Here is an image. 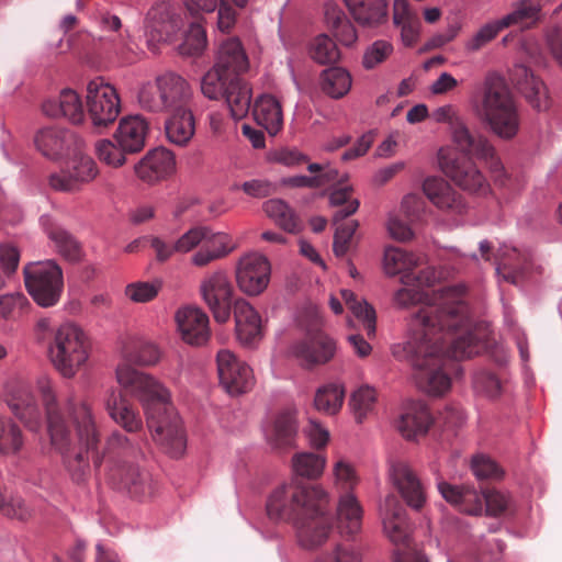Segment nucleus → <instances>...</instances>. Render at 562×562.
Here are the masks:
<instances>
[{"instance_id":"62","label":"nucleus","mask_w":562,"mask_h":562,"mask_svg":"<svg viewBox=\"0 0 562 562\" xmlns=\"http://www.w3.org/2000/svg\"><path fill=\"white\" fill-rule=\"evenodd\" d=\"M438 279L437 271L432 267H427L418 273L407 272L401 277V282L407 286H416L419 290L430 288Z\"/></svg>"},{"instance_id":"45","label":"nucleus","mask_w":562,"mask_h":562,"mask_svg":"<svg viewBox=\"0 0 562 562\" xmlns=\"http://www.w3.org/2000/svg\"><path fill=\"white\" fill-rule=\"evenodd\" d=\"M263 212L268 217L288 233H296L300 229V221L294 211L282 200L271 199L263 203Z\"/></svg>"},{"instance_id":"34","label":"nucleus","mask_w":562,"mask_h":562,"mask_svg":"<svg viewBox=\"0 0 562 562\" xmlns=\"http://www.w3.org/2000/svg\"><path fill=\"white\" fill-rule=\"evenodd\" d=\"M252 115L258 125L270 135H277L283 125V114L280 102L272 95H261L254 104Z\"/></svg>"},{"instance_id":"1","label":"nucleus","mask_w":562,"mask_h":562,"mask_svg":"<svg viewBox=\"0 0 562 562\" xmlns=\"http://www.w3.org/2000/svg\"><path fill=\"white\" fill-rule=\"evenodd\" d=\"M395 303L408 307L423 304L412 315L411 337L404 351L415 372L417 386L431 395H441L451 386L456 360L479 355L485 344L471 327L467 290L462 284L446 285L429 293L404 285L394 295Z\"/></svg>"},{"instance_id":"56","label":"nucleus","mask_w":562,"mask_h":562,"mask_svg":"<svg viewBox=\"0 0 562 562\" xmlns=\"http://www.w3.org/2000/svg\"><path fill=\"white\" fill-rule=\"evenodd\" d=\"M22 443L19 427L0 416V451L3 453L16 452Z\"/></svg>"},{"instance_id":"58","label":"nucleus","mask_w":562,"mask_h":562,"mask_svg":"<svg viewBox=\"0 0 562 562\" xmlns=\"http://www.w3.org/2000/svg\"><path fill=\"white\" fill-rule=\"evenodd\" d=\"M393 52V46L390 42L379 40L371 44L363 55V66L367 69H372L379 64L383 63Z\"/></svg>"},{"instance_id":"17","label":"nucleus","mask_w":562,"mask_h":562,"mask_svg":"<svg viewBox=\"0 0 562 562\" xmlns=\"http://www.w3.org/2000/svg\"><path fill=\"white\" fill-rule=\"evenodd\" d=\"M216 361L220 382L227 393L239 395L251 390L255 383L251 369L232 351L220 350Z\"/></svg>"},{"instance_id":"38","label":"nucleus","mask_w":562,"mask_h":562,"mask_svg":"<svg viewBox=\"0 0 562 562\" xmlns=\"http://www.w3.org/2000/svg\"><path fill=\"white\" fill-rule=\"evenodd\" d=\"M312 176H292L283 178L281 183L290 188L318 189L338 180V171L329 166L308 164Z\"/></svg>"},{"instance_id":"13","label":"nucleus","mask_w":562,"mask_h":562,"mask_svg":"<svg viewBox=\"0 0 562 562\" xmlns=\"http://www.w3.org/2000/svg\"><path fill=\"white\" fill-rule=\"evenodd\" d=\"M460 151L462 155L460 157L453 158L447 157L443 155L442 150L440 151L439 162L442 171L463 190L473 193L485 194L488 191V184L483 175L471 160V157L477 158V156L468 154L463 150ZM479 159L485 160V158L481 157H479ZM486 161H491V167L495 170L501 167L499 160L495 157L494 149L493 156L486 158Z\"/></svg>"},{"instance_id":"60","label":"nucleus","mask_w":562,"mask_h":562,"mask_svg":"<svg viewBox=\"0 0 562 562\" xmlns=\"http://www.w3.org/2000/svg\"><path fill=\"white\" fill-rule=\"evenodd\" d=\"M474 475L480 480H498L503 476V470L488 457L476 456L471 464Z\"/></svg>"},{"instance_id":"2","label":"nucleus","mask_w":562,"mask_h":562,"mask_svg":"<svg viewBox=\"0 0 562 562\" xmlns=\"http://www.w3.org/2000/svg\"><path fill=\"white\" fill-rule=\"evenodd\" d=\"M47 415V427L52 446L63 456L72 481L83 482L90 472L88 452H94L95 467L106 462V479L117 490L126 491L132 497L146 498L153 494L150 475L133 462L139 448L133 439L115 430L105 440L102 454L99 453L100 432L94 420L90 403L83 398H71L68 403L69 415L76 429L75 443L68 423L61 414L52 380L42 376L37 381Z\"/></svg>"},{"instance_id":"4","label":"nucleus","mask_w":562,"mask_h":562,"mask_svg":"<svg viewBox=\"0 0 562 562\" xmlns=\"http://www.w3.org/2000/svg\"><path fill=\"white\" fill-rule=\"evenodd\" d=\"M116 380L127 394L142 403L155 442L171 458L181 457L187 447V437L170 402L169 391L154 376L126 362L117 366Z\"/></svg>"},{"instance_id":"8","label":"nucleus","mask_w":562,"mask_h":562,"mask_svg":"<svg viewBox=\"0 0 562 562\" xmlns=\"http://www.w3.org/2000/svg\"><path fill=\"white\" fill-rule=\"evenodd\" d=\"M48 357L64 378L75 376L89 359V341L85 331L72 323L61 324L52 330Z\"/></svg>"},{"instance_id":"43","label":"nucleus","mask_w":562,"mask_h":562,"mask_svg":"<svg viewBox=\"0 0 562 562\" xmlns=\"http://www.w3.org/2000/svg\"><path fill=\"white\" fill-rule=\"evenodd\" d=\"M13 414L31 429H36L41 420V412L34 396L27 391H21L9 403Z\"/></svg>"},{"instance_id":"9","label":"nucleus","mask_w":562,"mask_h":562,"mask_svg":"<svg viewBox=\"0 0 562 562\" xmlns=\"http://www.w3.org/2000/svg\"><path fill=\"white\" fill-rule=\"evenodd\" d=\"M383 531L395 544V562H428L427 558L411 546V525L406 509L396 495L390 494L380 506Z\"/></svg>"},{"instance_id":"40","label":"nucleus","mask_w":562,"mask_h":562,"mask_svg":"<svg viewBox=\"0 0 562 562\" xmlns=\"http://www.w3.org/2000/svg\"><path fill=\"white\" fill-rule=\"evenodd\" d=\"M542 5L543 3L539 0H520L514 5L512 12L501 19L502 25L506 29L514 25L530 27L540 20Z\"/></svg>"},{"instance_id":"33","label":"nucleus","mask_w":562,"mask_h":562,"mask_svg":"<svg viewBox=\"0 0 562 562\" xmlns=\"http://www.w3.org/2000/svg\"><path fill=\"white\" fill-rule=\"evenodd\" d=\"M424 193L439 209L462 212L461 196L441 178H427L423 183Z\"/></svg>"},{"instance_id":"35","label":"nucleus","mask_w":562,"mask_h":562,"mask_svg":"<svg viewBox=\"0 0 562 562\" xmlns=\"http://www.w3.org/2000/svg\"><path fill=\"white\" fill-rule=\"evenodd\" d=\"M168 113L170 116L165 123L168 140L177 146H186L193 137L195 131L192 108Z\"/></svg>"},{"instance_id":"54","label":"nucleus","mask_w":562,"mask_h":562,"mask_svg":"<svg viewBox=\"0 0 562 562\" xmlns=\"http://www.w3.org/2000/svg\"><path fill=\"white\" fill-rule=\"evenodd\" d=\"M206 33L199 24H192L179 45V54L187 57H198L206 48Z\"/></svg>"},{"instance_id":"47","label":"nucleus","mask_w":562,"mask_h":562,"mask_svg":"<svg viewBox=\"0 0 562 562\" xmlns=\"http://www.w3.org/2000/svg\"><path fill=\"white\" fill-rule=\"evenodd\" d=\"M351 193L352 189L347 184H341L331 191L329 202L337 209L333 215L334 224L338 225L359 209L360 202L358 199H353Z\"/></svg>"},{"instance_id":"11","label":"nucleus","mask_w":562,"mask_h":562,"mask_svg":"<svg viewBox=\"0 0 562 562\" xmlns=\"http://www.w3.org/2000/svg\"><path fill=\"white\" fill-rule=\"evenodd\" d=\"M24 282L29 294L42 307L58 303L63 290L61 268L54 260L30 262L23 268Z\"/></svg>"},{"instance_id":"55","label":"nucleus","mask_w":562,"mask_h":562,"mask_svg":"<svg viewBox=\"0 0 562 562\" xmlns=\"http://www.w3.org/2000/svg\"><path fill=\"white\" fill-rule=\"evenodd\" d=\"M95 154L103 164L119 168L126 162V155L130 153L123 150L115 140L101 139L95 143Z\"/></svg>"},{"instance_id":"39","label":"nucleus","mask_w":562,"mask_h":562,"mask_svg":"<svg viewBox=\"0 0 562 562\" xmlns=\"http://www.w3.org/2000/svg\"><path fill=\"white\" fill-rule=\"evenodd\" d=\"M393 22L401 27V36L404 45L413 46L418 38L420 21L417 13L412 10L407 0H394Z\"/></svg>"},{"instance_id":"51","label":"nucleus","mask_w":562,"mask_h":562,"mask_svg":"<svg viewBox=\"0 0 562 562\" xmlns=\"http://www.w3.org/2000/svg\"><path fill=\"white\" fill-rule=\"evenodd\" d=\"M310 57L321 64H335L340 58V52L336 43L326 34H319L310 44Z\"/></svg>"},{"instance_id":"61","label":"nucleus","mask_w":562,"mask_h":562,"mask_svg":"<svg viewBox=\"0 0 562 562\" xmlns=\"http://www.w3.org/2000/svg\"><path fill=\"white\" fill-rule=\"evenodd\" d=\"M473 384L477 392L484 393L490 397H496L501 394V381L490 371L476 372L473 378Z\"/></svg>"},{"instance_id":"18","label":"nucleus","mask_w":562,"mask_h":562,"mask_svg":"<svg viewBox=\"0 0 562 562\" xmlns=\"http://www.w3.org/2000/svg\"><path fill=\"white\" fill-rule=\"evenodd\" d=\"M271 266L267 257L252 252L241 257L236 268L239 289L248 295L263 292L270 281Z\"/></svg>"},{"instance_id":"15","label":"nucleus","mask_w":562,"mask_h":562,"mask_svg":"<svg viewBox=\"0 0 562 562\" xmlns=\"http://www.w3.org/2000/svg\"><path fill=\"white\" fill-rule=\"evenodd\" d=\"M432 117L437 122L450 125L453 143L459 150L485 159L493 156V146L488 139L482 135L471 134L463 121L458 116L454 106L450 104L440 106L434 111Z\"/></svg>"},{"instance_id":"14","label":"nucleus","mask_w":562,"mask_h":562,"mask_svg":"<svg viewBox=\"0 0 562 562\" xmlns=\"http://www.w3.org/2000/svg\"><path fill=\"white\" fill-rule=\"evenodd\" d=\"M203 301L218 323H226L234 304V288L227 271L217 269L207 273L200 284Z\"/></svg>"},{"instance_id":"31","label":"nucleus","mask_w":562,"mask_h":562,"mask_svg":"<svg viewBox=\"0 0 562 562\" xmlns=\"http://www.w3.org/2000/svg\"><path fill=\"white\" fill-rule=\"evenodd\" d=\"M363 509L357 497L347 492L339 498L337 505V526L341 535L353 536L362 526Z\"/></svg>"},{"instance_id":"46","label":"nucleus","mask_w":562,"mask_h":562,"mask_svg":"<svg viewBox=\"0 0 562 562\" xmlns=\"http://www.w3.org/2000/svg\"><path fill=\"white\" fill-rule=\"evenodd\" d=\"M100 25L103 30L115 33V37L113 41L115 42V52L120 55L126 63H133L134 56L133 47L131 42L128 41V35L124 36L121 33L122 22L121 19L112 14L108 11L101 12L99 16Z\"/></svg>"},{"instance_id":"5","label":"nucleus","mask_w":562,"mask_h":562,"mask_svg":"<svg viewBox=\"0 0 562 562\" xmlns=\"http://www.w3.org/2000/svg\"><path fill=\"white\" fill-rule=\"evenodd\" d=\"M249 61L240 41L227 38L220 45L214 66L201 79V91L210 100L224 99L231 115L241 120L251 103V87L241 78Z\"/></svg>"},{"instance_id":"26","label":"nucleus","mask_w":562,"mask_h":562,"mask_svg":"<svg viewBox=\"0 0 562 562\" xmlns=\"http://www.w3.org/2000/svg\"><path fill=\"white\" fill-rule=\"evenodd\" d=\"M232 310L238 340L246 346L256 344L262 337L261 318L244 299L234 302Z\"/></svg>"},{"instance_id":"50","label":"nucleus","mask_w":562,"mask_h":562,"mask_svg":"<svg viewBox=\"0 0 562 562\" xmlns=\"http://www.w3.org/2000/svg\"><path fill=\"white\" fill-rule=\"evenodd\" d=\"M345 390L341 385L328 384L316 392L314 398L315 408L327 415H334L342 406Z\"/></svg>"},{"instance_id":"20","label":"nucleus","mask_w":562,"mask_h":562,"mask_svg":"<svg viewBox=\"0 0 562 562\" xmlns=\"http://www.w3.org/2000/svg\"><path fill=\"white\" fill-rule=\"evenodd\" d=\"M389 473L392 484L406 504L414 509H420L426 502L425 488L409 464L402 460L393 461Z\"/></svg>"},{"instance_id":"21","label":"nucleus","mask_w":562,"mask_h":562,"mask_svg":"<svg viewBox=\"0 0 562 562\" xmlns=\"http://www.w3.org/2000/svg\"><path fill=\"white\" fill-rule=\"evenodd\" d=\"M176 322L180 335L189 345L202 346L211 335L209 316L204 311L195 306H186L176 314Z\"/></svg>"},{"instance_id":"63","label":"nucleus","mask_w":562,"mask_h":562,"mask_svg":"<svg viewBox=\"0 0 562 562\" xmlns=\"http://www.w3.org/2000/svg\"><path fill=\"white\" fill-rule=\"evenodd\" d=\"M334 475L336 485L346 493L350 492L358 483V476L351 464L344 460H339L334 465Z\"/></svg>"},{"instance_id":"36","label":"nucleus","mask_w":562,"mask_h":562,"mask_svg":"<svg viewBox=\"0 0 562 562\" xmlns=\"http://www.w3.org/2000/svg\"><path fill=\"white\" fill-rule=\"evenodd\" d=\"M297 435L295 413L284 411L277 415L267 432L269 443L276 449H286L294 445Z\"/></svg>"},{"instance_id":"32","label":"nucleus","mask_w":562,"mask_h":562,"mask_svg":"<svg viewBox=\"0 0 562 562\" xmlns=\"http://www.w3.org/2000/svg\"><path fill=\"white\" fill-rule=\"evenodd\" d=\"M494 256L497 273L504 280L516 284L528 267V257L508 246L499 247Z\"/></svg>"},{"instance_id":"3","label":"nucleus","mask_w":562,"mask_h":562,"mask_svg":"<svg viewBox=\"0 0 562 562\" xmlns=\"http://www.w3.org/2000/svg\"><path fill=\"white\" fill-rule=\"evenodd\" d=\"M266 509L271 520L291 522L305 549L321 546L329 536L328 495L318 485L282 484L269 495Z\"/></svg>"},{"instance_id":"27","label":"nucleus","mask_w":562,"mask_h":562,"mask_svg":"<svg viewBox=\"0 0 562 562\" xmlns=\"http://www.w3.org/2000/svg\"><path fill=\"white\" fill-rule=\"evenodd\" d=\"M148 123L140 115H131L120 121L114 140L123 150L135 154L145 147Z\"/></svg>"},{"instance_id":"10","label":"nucleus","mask_w":562,"mask_h":562,"mask_svg":"<svg viewBox=\"0 0 562 562\" xmlns=\"http://www.w3.org/2000/svg\"><path fill=\"white\" fill-rule=\"evenodd\" d=\"M202 246L191 257V263L198 268H203L210 263L227 257L235 245L226 233H212L206 226H194L186 232L175 243L176 251L187 254L199 245Z\"/></svg>"},{"instance_id":"28","label":"nucleus","mask_w":562,"mask_h":562,"mask_svg":"<svg viewBox=\"0 0 562 562\" xmlns=\"http://www.w3.org/2000/svg\"><path fill=\"white\" fill-rule=\"evenodd\" d=\"M105 409L110 417L125 431L137 434L143 429L138 411L127 401L122 392L112 391L106 398Z\"/></svg>"},{"instance_id":"29","label":"nucleus","mask_w":562,"mask_h":562,"mask_svg":"<svg viewBox=\"0 0 562 562\" xmlns=\"http://www.w3.org/2000/svg\"><path fill=\"white\" fill-rule=\"evenodd\" d=\"M432 423L428 407L422 402H411L397 422V429L406 439L425 435Z\"/></svg>"},{"instance_id":"19","label":"nucleus","mask_w":562,"mask_h":562,"mask_svg":"<svg viewBox=\"0 0 562 562\" xmlns=\"http://www.w3.org/2000/svg\"><path fill=\"white\" fill-rule=\"evenodd\" d=\"M98 175V166L90 156L76 155L66 169L49 177V184L58 191L75 192Z\"/></svg>"},{"instance_id":"37","label":"nucleus","mask_w":562,"mask_h":562,"mask_svg":"<svg viewBox=\"0 0 562 562\" xmlns=\"http://www.w3.org/2000/svg\"><path fill=\"white\" fill-rule=\"evenodd\" d=\"M353 19L361 25L375 26L387 16L385 0H344Z\"/></svg>"},{"instance_id":"44","label":"nucleus","mask_w":562,"mask_h":562,"mask_svg":"<svg viewBox=\"0 0 562 562\" xmlns=\"http://www.w3.org/2000/svg\"><path fill=\"white\" fill-rule=\"evenodd\" d=\"M46 233L60 256L68 261L80 260L82 256L81 245L72 234L59 225H50L46 228Z\"/></svg>"},{"instance_id":"57","label":"nucleus","mask_w":562,"mask_h":562,"mask_svg":"<svg viewBox=\"0 0 562 562\" xmlns=\"http://www.w3.org/2000/svg\"><path fill=\"white\" fill-rule=\"evenodd\" d=\"M357 228L358 222L353 220L337 226L333 245V250L337 257H344L348 252L350 240Z\"/></svg>"},{"instance_id":"53","label":"nucleus","mask_w":562,"mask_h":562,"mask_svg":"<svg viewBox=\"0 0 562 562\" xmlns=\"http://www.w3.org/2000/svg\"><path fill=\"white\" fill-rule=\"evenodd\" d=\"M294 472L303 477L316 479L322 475L326 460L319 454L312 452H302L293 457Z\"/></svg>"},{"instance_id":"6","label":"nucleus","mask_w":562,"mask_h":562,"mask_svg":"<svg viewBox=\"0 0 562 562\" xmlns=\"http://www.w3.org/2000/svg\"><path fill=\"white\" fill-rule=\"evenodd\" d=\"M476 113L502 139H512L519 131L520 115L516 100L498 75L486 76Z\"/></svg>"},{"instance_id":"25","label":"nucleus","mask_w":562,"mask_h":562,"mask_svg":"<svg viewBox=\"0 0 562 562\" xmlns=\"http://www.w3.org/2000/svg\"><path fill=\"white\" fill-rule=\"evenodd\" d=\"M35 146L48 159H59L72 148H77L75 134L66 128L48 127L37 132Z\"/></svg>"},{"instance_id":"49","label":"nucleus","mask_w":562,"mask_h":562,"mask_svg":"<svg viewBox=\"0 0 562 562\" xmlns=\"http://www.w3.org/2000/svg\"><path fill=\"white\" fill-rule=\"evenodd\" d=\"M419 257L397 247H389L384 252V269L389 276L406 272L419 265Z\"/></svg>"},{"instance_id":"30","label":"nucleus","mask_w":562,"mask_h":562,"mask_svg":"<svg viewBox=\"0 0 562 562\" xmlns=\"http://www.w3.org/2000/svg\"><path fill=\"white\" fill-rule=\"evenodd\" d=\"M43 112L50 117H66L74 124L83 122L85 112L78 93L71 89H64L57 99L43 103Z\"/></svg>"},{"instance_id":"48","label":"nucleus","mask_w":562,"mask_h":562,"mask_svg":"<svg viewBox=\"0 0 562 562\" xmlns=\"http://www.w3.org/2000/svg\"><path fill=\"white\" fill-rule=\"evenodd\" d=\"M321 86L327 95L339 99L350 90L351 78L342 68H328L322 72Z\"/></svg>"},{"instance_id":"41","label":"nucleus","mask_w":562,"mask_h":562,"mask_svg":"<svg viewBox=\"0 0 562 562\" xmlns=\"http://www.w3.org/2000/svg\"><path fill=\"white\" fill-rule=\"evenodd\" d=\"M341 297L352 315L362 324L369 338L375 336L376 315L374 308L364 300H359L356 294L347 289L341 290Z\"/></svg>"},{"instance_id":"22","label":"nucleus","mask_w":562,"mask_h":562,"mask_svg":"<svg viewBox=\"0 0 562 562\" xmlns=\"http://www.w3.org/2000/svg\"><path fill=\"white\" fill-rule=\"evenodd\" d=\"M176 170L175 155L165 147L149 150L135 166L137 177L147 182L156 183L169 178Z\"/></svg>"},{"instance_id":"42","label":"nucleus","mask_w":562,"mask_h":562,"mask_svg":"<svg viewBox=\"0 0 562 562\" xmlns=\"http://www.w3.org/2000/svg\"><path fill=\"white\" fill-rule=\"evenodd\" d=\"M325 20L341 44L349 46L357 41L358 36L355 26L337 5H326Z\"/></svg>"},{"instance_id":"64","label":"nucleus","mask_w":562,"mask_h":562,"mask_svg":"<svg viewBox=\"0 0 562 562\" xmlns=\"http://www.w3.org/2000/svg\"><path fill=\"white\" fill-rule=\"evenodd\" d=\"M0 513L8 517L26 519L30 516V510L20 497L8 498L0 492Z\"/></svg>"},{"instance_id":"59","label":"nucleus","mask_w":562,"mask_h":562,"mask_svg":"<svg viewBox=\"0 0 562 562\" xmlns=\"http://www.w3.org/2000/svg\"><path fill=\"white\" fill-rule=\"evenodd\" d=\"M504 29L506 27L502 25L501 19L492 23L485 24L469 41L467 45L468 49L473 52L481 49L483 46H485L487 43L494 40L497 36V34Z\"/></svg>"},{"instance_id":"12","label":"nucleus","mask_w":562,"mask_h":562,"mask_svg":"<svg viewBox=\"0 0 562 562\" xmlns=\"http://www.w3.org/2000/svg\"><path fill=\"white\" fill-rule=\"evenodd\" d=\"M86 103L89 120L97 134L113 125L121 112L116 90L102 78H95L88 83Z\"/></svg>"},{"instance_id":"7","label":"nucleus","mask_w":562,"mask_h":562,"mask_svg":"<svg viewBox=\"0 0 562 562\" xmlns=\"http://www.w3.org/2000/svg\"><path fill=\"white\" fill-rule=\"evenodd\" d=\"M139 106L151 113H168L192 108L193 89L189 81L173 71L158 75L138 91Z\"/></svg>"},{"instance_id":"52","label":"nucleus","mask_w":562,"mask_h":562,"mask_svg":"<svg viewBox=\"0 0 562 562\" xmlns=\"http://www.w3.org/2000/svg\"><path fill=\"white\" fill-rule=\"evenodd\" d=\"M375 401V390L369 385H362L351 394L349 405L357 423H362L373 411Z\"/></svg>"},{"instance_id":"24","label":"nucleus","mask_w":562,"mask_h":562,"mask_svg":"<svg viewBox=\"0 0 562 562\" xmlns=\"http://www.w3.org/2000/svg\"><path fill=\"white\" fill-rule=\"evenodd\" d=\"M336 347L331 338L323 331L308 334L294 346L293 352L305 366H316L328 362L335 353Z\"/></svg>"},{"instance_id":"16","label":"nucleus","mask_w":562,"mask_h":562,"mask_svg":"<svg viewBox=\"0 0 562 562\" xmlns=\"http://www.w3.org/2000/svg\"><path fill=\"white\" fill-rule=\"evenodd\" d=\"M182 26L181 9L171 0L156 2L147 12L146 29L153 41H171Z\"/></svg>"},{"instance_id":"23","label":"nucleus","mask_w":562,"mask_h":562,"mask_svg":"<svg viewBox=\"0 0 562 562\" xmlns=\"http://www.w3.org/2000/svg\"><path fill=\"white\" fill-rule=\"evenodd\" d=\"M509 78L533 109L543 111L549 108L550 102L546 86L528 67L516 65L510 70Z\"/></svg>"}]
</instances>
